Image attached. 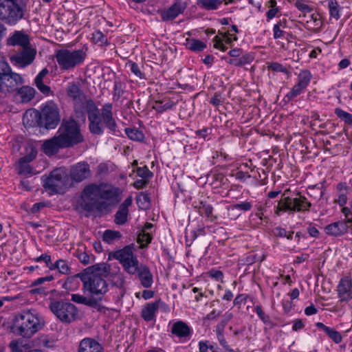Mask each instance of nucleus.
Returning a JSON list of instances; mask_svg holds the SVG:
<instances>
[{
    "mask_svg": "<svg viewBox=\"0 0 352 352\" xmlns=\"http://www.w3.org/2000/svg\"><path fill=\"white\" fill-rule=\"evenodd\" d=\"M67 95L72 99L76 116L85 120L87 113L89 129L92 134L102 135L104 132L102 124L112 132H115L117 124L113 116L111 103L103 105L100 112L94 100L87 96L76 82H69L66 88Z\"/></svg>",
    "mask_w": 352,
    "mask_h": 352,
    "instance_id": "nucleus-1",
    "label": "nucleus"
},
{
    "mask_svg": "<svg viewBox=\"0 0 352 352\" xmlns=\"http://www.w3.org/2000/svg\"><path fill=\"white\" fill-rule=\"evenodd\" d=\"M110 273V265L105 263H97L86 268L79 273V277L83 283L82 289L88 292L91 297H95L98 303L102 299L108 291V284L104 277Z\"/></svg>",
    "mask_w": 352,
    "mask_h": 352,
    "instance_id": "nucleus-2",
    "label": "nucleus"
},
{
    "mask_svg": "<svg viewBox=\"0 0 352 352\" xmlns=\"http://www.w3.org/2000/svg\"><path fill=\"white\" fill-rule=\"evenodd\" d=\"M83 141L80 128L74 120L63 121L59 127L57 135L45 140L43 150L47 155L56 153L59 149L73 146Z\"/></svg>",
    "mask_w": 352,
    "mask_h": 352,
    "instance_id": "nucleus-3",
    "label": "nucleus"
},
{
    "mask_svg": "<svg viewBox=\"0 0 352 352\" xmlns=\"http://www.w3.org/2000/svg\"><path fill=\"white\" fill-rule=\"evenodd\" d=\"M45 321L35 311L25 310L15 316L14 328L18 334L23 338H30L40 331Z\"/></svg>",
    "mask_w": 352,
    "mask_h": 352,
    "instance_id": "nucleus-4",
    "label": "nucleus"
},
{
    "mask_svg": "<svg viewBox=\"0 0 352 352\" xmlns=\"http://www.w3.org/2000/svg\"><path fill=\"white\" fill-rule=\"evenodd\" d=\"M30 113L31 117L36 119L38 125L45 129H54L60 121V111L58 105L53 101L47 102L41 111H26L23 120Z\"/></svg>",
    "mask_w": 352,
    "mask_h": 352,
    "instance_id": "nucleus-5",
    "label": "nucleus"
},
{
    "mask_svg": "<svg viewBox=\"0 0 352 352\" xmlns=\"http://www.w3.org/2000/svg\"><path fill=\"white\" fill-rule=\"evenodd\" d=\"M87 53L83 49L69 50L60 49L55 51L54 57L63 71H72L82 64L86 58Z\"/></svg>",
    "mask_w": 352,
    "mask_h": 352,
    "instance_id": "nucleus-6",
    "label": "nucleus"
},
{
    "mask_svg": "<svg viewBox=\"0 0 352 352\" xmlns=\"http://www.w3.org/2000/svg\"><path fill=\"white\" fill-rule=\"evenodd\" d=\"M290 192L287 189L283 194L282 199L278 201L277 210L286 212H308L312 204L307 198L300 192H294L291 196H287Z\"/></svg>",
    "mask_w": 352,
    "mask_h": 352,
    "instance_id": "nucleus-7",
    "label": "nucleus"
},
{
    "mask_svg": "<svg viewBox=\"0 0 352 352\" xmlns=\"http://www.w3.org/2000/svg\"><path fill=\"white\" fill-rule=\"evenodd\" d=\"M23 83V77L13 72L6 62L0 60V94L13 93Z\"/></svg>",
    "mask_w": 352,
    "mask_h": 352,
    "instance_id": "nucleus-8",
    "label": "nucleus"
},
{
    "mask_svg": "<svg viewBox=\"0 0 352 352\" xmlns=\"http://www.w3.org/2000/svg\"><path fill=\"white\" fill-rule=\"evenodd\" d=\"M25 6L17 0H0V21L9 25H16L24 16Z\"/></svg>",
    "mask_w": 352,
    "mask_h": 352,
    "instance_id": "nucleus-9",
    "label": "nucleus"
},
{
    "mask_svg": "<svg viewBox=\"0 0 352 352\" xmlns=\"http://www.w3.org/2000/svg\"><path fill=\"white\" fill-rule=\"evenodd\" d=\"M49 307L51 311L63 322L71 323L77 318L78 309L72 303L63 300H52Z\"/></svg>",
    "mask_w": 352,
    "mask_h": 352,
    "instance_id": "nucleus-10",
    "label": "nucleus"
},
{
    "mask_svg": "<svg viewBox=\"0 0 352 352\" xmlns=\"http://www.w3.org/2000/svg\"><path fill=\"white\" fill-rule=\"evenodd\" d=\"M99 197L98 185L89 184L87 186L82 192L81 206L87 212H93L95 210L100 211L102 208L107 206L104 201H98Z\"/></svg>",
    "mask_w": 352,
    "mask_h": 352,
    "instance_id": "nucleus-11",
    "label": "nucleus"
},
{
    "mask_svg": "<svg viewBox=\"0 0 352 352\" xmlns=\"http://www.w3.org/2000/svg\"><path fill=\"white\" fill-rule=\"evenodd\" d=\"M66 173L61 169L53 170L48 177H43V187L50 194L59 193L66 186Z\"/></svg>",
    "mask_w": 352,
    "mask_h": 352,
    "instance_id": "nucleus-12",
    "label": "nucleus"
},
{
    "mask_svg": "<svg viewBox=\"0 0 352 352\" xmlns=\"http://www.w3.org/2000/svg\"><path fill=\"white\" fill-rule=\"evenodd\" d=\"M36 54V50L30 45L21 47L10 55V60L13 65L24 68L33 63Z\"/></svg>",
    "mask_w": 352,
    "mask_h": 352,
    "instance_id": "nucleus-13",
    "label": "nucleus"
},
{
    "mask_svg": "<svg viewBox=\"0 0 352 352\" xmlns=\"http://www.w3.org/2000/svg\"><path fill=\"white\" fill-rule=\"evenodd\" d=\"M90 176V167L87 162L77 163L70 168L69 177L73 182L78 183Z\"/></svg>",
    "mask_w": 352,
    "mask_h": 352,
    "instance_id": "nucleus-14",
    "label": "nucleus"
},
{
    "mask_svg": "<svg viewBox=\"0 0 352 352\" xmlns=\"http://www.w3.org/2000/svg\"><path fill=\"white\" fill-rule=\"evenodd\" d=\"M98 188L100 199L109 201L112 204H117L121 201L122 190L120 188L106 184L98 185Z\"/></svg>",
    "mask_w": 352,
    "mask_h": 352,
    "instance_id": "nucleus-15",
    "label": "nucleus"
},
{
    "mask_svg": "<svg viewBox=\"0 0 352 352\" xmlns=\"http://www.w3.org/2000/svg\"><path fill=\"white\" fill-rule=\"evenodd\" d=\"M188 4V0H176L168 9L162 12V19L163 21H172L175 19L184 12Z\"/></svg>",
    "mask_w": 352,
    "mask_h": 352,
    "instance_id": "nucleus-16",
    "label": "nucleus"
},
{
    "mask_svg": "<svg viewBox=\"0 0 352 352\" xmlns=\"http://www.w3.org/2000/svg\"><path fill=\"white\" fill-rule=\"evenodd\" d=\"M338 296L341 302H348L352 299V279L344 276L337 286Z\"/></svg>",
    "mask_w": 352,
    "mask_h": 352,
    "instance_id": "nucleus-17",
    "label": "nucleus"
},
{
    "mask_svg": "<svg viewBox=\"0 0 352 352\" xmlns=\"http://www.w3.org/2000/svg\"><path fill=\"white\" fill-rule=\"evenodd\" d=\"M8 46H20L21 47L32 45L30 37L22 31H14L6 40Z\"/></svg>",
    "mask_w": 352,
    "mask_h": 352,
    "instance_id": "nucleus-18",
    "label": "nucleus"
},
{
    "mask_svg": "<svg viewBox=\"0 0 352 352\" xmlns=\"http://www.w3.org/2000/svg\"><path fill=\"white\" fill-rule=\"evenodd\" d=\"M133 202L132 196H129L119 206V208L115 214L114 222L118 225H123L127 221L129 215V207Z\"/></svg>",
    "mask_w": 352,
    "mask_h": 352,
    "instance_id": "nucleus-19",
    "label": "nucleus"
},
{
    "mask_svg": "<svg viewBox=\"0 0 352 352\" xmlns=\"http://www.w3.org/2000/svg\"><path fill=\"white\" fill-rule=\"evenodd\" d=\"M140 284L144 288H150L153 283V276L148 268L145 265L140 264V268L135 272Z\"/></svg>",
    "mask_w": 352,
    "mask_h": 352,
    "instance_id": "nucleus-20",
    "label": "nucleus"
},
{
    "mask_svg": "<svg viewBox=\"0 0 352 352\" xmlns=\"http://www.w3.org/2000/svg\"><path fill=\"white\" fill-rule=\"evenodd\" d=\"M133 245H129L124 247L122 249L109 253V258H113L120 262L121 265L126 261H128L131 258H132L135 254L133 253Z\"/></svg>",
    "mask_w": 352,
    "mask_h": 352,
    "instance_id": "nucleus-21",
    "label": "nucleus"
},
{
    "mask_svg": "<svg viewBox=\"0 0 352 352\" xmlns=\"http://www.w3.org/2000/svg\"><path fill=\"white\" fill-rule=\"evenodd\" d=\"M163 304L161 299L155 300V302L147 303L142 309L141 316L146 322L155 320L156 313L157 312L160 306Z\"/></svg>",
    "mask_w": 352,
    "mask_h": 352,
    "instance_id": "nucleus-22",
    "label": "nucleus"
},
{
    "mask_svg": "<svg viewBox=\"0 0 352 352\" xmlns=\"http://www.w3.org/2000/svg\"><path fill=\"white\" fill-rule=\"evenodd\" d=\"M101 344L95 339L85 338L79 344L78 352H103Z\"/></svg>",
    "mask_w": 352,
    "mask_h": 352,
    "instance_id": "nucleus-23",
    "label": "nucleus"
},
{
    "mask_svg": "<svg viewBox=\"0 0 352 352\" xmlns=\"http://www.w3.org/2000/svg\"><path fill=\"white\" fill-rule=\"evenodd\" d=\"M171 333L179 338H186L191 336L192 330L186 322L179 320L172 325Z\"/></svg>",
    "mask_w": 352,
    "mask_h": 352,
    "instance_id": "nucleus-24",
    "label": "nucleus"
},
{
    "mask_svg": "<svg viewBox=\"0 0 352 352\" xmlns=\"http://www.w3.org/2000/svg\"><path fill=\"white\" fill-rule=\"evenodd\" d=\"M347 230L348 226L346 224V221L334 222L324 228L326 234L334 236L343 235L347 232Z\"/></svg>",
    "mask_w": 352,
    "mask_h": 352,
    "instance_id": "nucleus-25",
    "label": "nucleus"
},
{
    "mask_svg": "<svg viewBox=\"0 0 352 352\" xmlns=\"http://www.w3.org/2000/svg\"><path fill=\"white\" fill-rule=\"evenodd\" d=\"M72 300L76 303L85 305L89 307H98L99 311H102V309H105L104 307L98 305V300L95 297L87 298L80 294H74L72 295Z\"/></svg>",
    "mask_w": 352,
    "mask_h": 352,
    "instance_id": "nucleus-26",
    "label": "nucleus"
},
{
    "mask_svg": "<svg viewBox=\"0 0 352 352\" xmlns=\"http://www.w3.org/2000/svg\"><path fill=\"white\" fill-rule=\"evenodd\" d=\"M35 93L36 90L28 85L18 87L16 91V95L20 97V101L22 103H27L31 101L34 98Z\"/></svg>",
    "mask_w": 352,
    "mask_h": 352,
    "instance_id": "nucleus-27",
    "label": "nucleus"
},
{
    "mask_svg": "<svg viewBox=\"0 0 352 352\" xmlns=\"http://www.w3.org/2000/svg\"><path fill=\"white\" fill-rule=\"evenodd\" d=\"M223 0H197V5L206 10H215L222 4ZM225 4L232 3L233 0L227 1L224 0Z\"/></svg>",
    "mask_w": 352,
    "mask_h": 352,
    "instance_id": "nucleus-28",
    "label": "nucleus"
},
{
    "mask_svg": "<svg viewBox=\"0 0 352 352\" xmlns=\"http://www.w3.org/2000/svg\"><path fill=\"white\" fill-rule=\"evenodd\" d=\"M192 206L201 216L210 217L212 214V206L206 202L202 201H194Z\"/></svg>",
    "mask_w": 352,
    "mask_h": 352,
    "instance_id": "nucleus-29",
    "label": "nucleus"
},
{
    "mask_svg": "<svg viewBox=\"0 0 352 352\" xmlns=\"http://www.w3.org/2000/svg\"><path fill=\"white\" fill-rule=\"evenodd\" d=\"M124 270L131 275H134L135 272L140 268V264L136 255L133 256L126 263L121 265Z\"/></svg>",
    "mask_w": 352,
    "mask_h": 352,
    "instance_id": "nucleus-30",
    "label": "nucleus"
},
{
    "mask_svg": "<svg viewBox=\"0 0 352 352\" xmlns=\"http://www.w3.org/2000/svg\"><path fill=\"white\" fill-rule=\"evenodd\" d=\"M306 88L301 86L300 85L296 83L291 89L290 91H289L283 98V100L285 102H289L292 101L294 98H296L298 96L300 95Z\"/></svg>",
    "mask_w": 352,
    "mask_h": 352,
    "instance_id": "nucleus-31",
    "label": "nucleus"
},
{
    "mask_svg": "<svg viewBox=\"0 0 352 352\" xmlns=\"http://www.w3.org/2000/svg\"><path fill=\"white\" fill-rule=\"evenodd\" d=\"M327 1L330 16L338 21L340 18L342 8L339 6L336 0Z\"/></svg>",
    "mask_w": 352,
    "mask_h": 352,
    "instance_id": "nucleus-32",
    "label": "nucleus"
},
{
    "mask_svg": "<svg viewBox=\"0 0 352 352\" xmlns=\"http://www.w3.org/2000/svg\"><path fill=\"white\" fill-rule=\"evenodd\" d=\"M122 237L120 232L112 230H107L102 235V240L107 243H113L115 241Z\"/></svg>",
    "mask_w": 352,
    "mask_h": 352,
    "instance_id": "nucleus-33",
    "label": "nucleus"
},
{
    "mask_svg": "<svg viewBox=\"0 0 352 352\" xmlns=\"http://www.w3.org/2000/svg\"><path fill=\"white\" fill-rule=\"evenodd\" d=\"M286 23L287 21L285 19H283L274 25L273 36L274 39H278L285 36L286 32L284 30V29L287 27Z\"/></svg>",
    "mask_w": 352,
    "mask_h": 352,
    "instance_id": "nucleus-34",
    "label": "nucleus"
},
{
    "mask_svg": "<svg viewBox=\"0 0 352 352\" xmlns=\"http://www.w3.org/2000/svg\"><path fill=\"white\" fill-rule=\"evenodd\" d=\"M312 78V74L308 69L301 70L298 75V84L307 88Z\"/></svg>",
    "mask_w": 352,
    "mask_h": 352,
    "instance_id": "nucleus-35",
    "label": "nucleus"
},
{
    "mask_svg": "<svg viewBox=\"0 0 352 352\" xmlns=\"http://www.w3.org/2000/svg\"><path fill=\"white\" fill-rule=\"evenodd\" d=\"M186 45L188 49L194 52H201L206 47V45L203 41L195 38L187 40Z\"/></svg>",
    "mask_w": 352,
    "mask_h": 352,
    "instance_id": "nucleus-36",
    "label": "nucleus"
},
{
    "mask_svg": "<svg viewBox=\"0 0 352 352\" xmlns=\"http://www.w3.org/2000/svg\"><path fill=\"white\" fill-rule=\"evenodd\" d=\"M125 133L132 140L141 142L144 139V133L138 129L126 128Z\"/></svg>",
    "mask_w": 352,
    "mask_h": 352,
    "instance_id": "nucleus-37",
    "label": "nucleus"
},
{
    "mask_svg": "<svg viewBox=\"0 0 352 352\" xmlns=\"http://www.w3.org/2000/svg\"><path fill=\"white\" fill-rule=\"evenodd\" d=\"M92 40L94 43L98 44L100 46L109 44L107 36L100 30H96L93 32Z\"/></svg>",
    "mask_w": 352,
    "mask_h": 352,
    "instance_id": "nucleus-38",
    "label": "nucleus"
},
{
    "mask_svg": "<svg viewBox=\"0 0 352 352\" xmlns=\"http://www.w3.org/2000/svg\"><path fill=\"white\" fill-rule=\"evenodd\" d=\"M137 204L140 209L146 210L151 205L150 198L146 192H142L136 199Z\"/></svg>",
    "mask_w": 352,
    "mask_h": 352,
    "instance_id": "nucleus-39",
    "label": "nucleus"
},
{
    "mask_svg": "<svg viewBox=\"0 0 352 352\" xmlns=\"http://www.w3.org/2000/svg\"><path fill=\"white\" fill-rule=\"evenodd\" d=\"M307 194L314 200L318 201L323 196L324 191L322 188L314 186L309 188Z\"/></svg>",
    "mask_w": 352,
    "mask_h": 352,
    "instance_id": "nucleus-40",
    "label": "nucleus"
},
{
    "mask_svg": "<svg viewBox=\"0 0 352 352\" xmlns=\"http://www.w3.org/2000/svg\"><path fill=\"white\" fill-rule=\"evenodd\" d=\"M335 113L339 118L344 121L345 123L352 126V114L344 111L340 108H336L335 109Z\"/></svg>",
    "mask_w": 352,
    "mask_h": 352,
    "instance_id": "nucleus-41",
    "label": "nucleus"
},
{
    "mask_svg": "<svg viewBox=\"0 0 352 352\" xmlns=\"http://www.w3.org/2000/svg\"><path fill=\"white\" fill-rule=\"evenodd\" d=\"M174 106V103L169 101L165 104H163L162 101H155L153 108L158 113H163L164 111L171 109Z\"/></svg>",
    "mask_w": 352,
    "mask_h": 352,
    "instance_id": "nucleus-42",
    "label": "nucleus"
},
{
    "mask_svg": "<svg viewBox=\"0 0 352 352\" xmlns=\"http://www.w3.org/2000/svg\"><path fill=\"white\" fill-rule=\"evenodd\" d=\"M56 269L60 273L63 274H67L70 271V268L67 264L66 261L62 259H59L56 261L55 263H54L53 270Z\"/></svg>",
    "mask_w": 352,
    "mask_h": 352,
    "instance_id": "nucleus-43",
    "label": "nucleus"
},
{
    "mask_svg": "<svg viewBox=\"0 0 352 352\" xmlns=\"http://www.w3.org/2000/svg\"><path fill=\"white\" fill-rule=\"evenodd\" d=\"M111 283L113 285L117 287L118 288L122 289L124 285V275L121 273H116L113 274L111 276Z\"/></svg>",
    "mask_w": 352,
    "mask_h": 352,
    "instance_id": "nucleus-44",
    "label": "nucleus"
},
{
    "mask_svg": "<svg viewBox=\"0 0 352 352\" xmlns=\"http://www.w3.org/2000/svg\"><path fill=\"white\" fill-rule=\"evenodd\" d=\"M255 311L258 315V318L263 321V322L265 324L272 325V322L270 319V317L266 314L262 309L261 307L257 305L255 307Z\"/></svg>",
    "mask_w": 352,
    "mask_h": 352,
    "instance_id": "nucleus-45",
    "label": "nucleus"
},
{
    "mask_svg": "<svg viewBox=\"0 0 352 352\" xmlns=\"http://www.w3.org/2000/svg\"><path fill=\"white\" fill-rule=\"evenodd\" d=\"M135 171L138 177L144 179H150L153 175V173L146 165L142 167H138Z\"/></svg>",
    "mask_w": 352,
    "mask_h": 352,
    "instance_id": "nucleus-46",
    "label": "nucleus"
},
{
    "mask_svg": "<svg viewBox=\"0 0 352 352\" xmlns=\"http://www.w3.org/2000/svg\"><path fill=\"white\" fill-rule=\"evenodd\" d=\"M233 314L227 311L223 316L221 320L217 324L216 329L224 330L227 324L232 319Z\"/></svg>",
    "mask_w": 352,
    "mask_h": 352,
    "instance_id": "nucleus-47",
    "label": "nucleus"
},
{
    "mask_svg": "<svg viewBox=\"0 0 352 352\" xmlns=\"http://www.w3.org/2000/svg\"><path fill=\"white\" fill-rule=\"evenodd\" d=\"M295 6L299 11L302 12L304 15L306 13H309L313 10V8L309 6L305 0H297L295 2Z\"/></svg>",
    "mask_w": 352,
    "mask_h": 352,
    "instance_id": "nucleus-48",
    "label": "nucleus"
},
{
    "mask_svg": "<svg viewBox=\"0 0 352 352\" xmlns=\"http://www.w3.org/2000/svg\"><path fill=\"white\" fill-rule=\"evenodd\" d=\"M123 94V84L120 80H116L113 87V99L116 100H119Z\"/></svg>",
    "mask_w": 352,
    "mask_h": 352,
    "instance_id": "nucleus-49",
    "label": "nucleus"
},
{
    "mask_svg": "<svg viewBox=\"0 0 352 352\" xmlns=\"http://www.w3.org/2000/svg\"><path fill=\"white\" fill-rule=\"evenodd\" d=\"M267 67H268V69H270L274 72H282L287 75L289 74V72L287 70V69L285 67H284L283 65H281L277 62H274V63H270L268 65Z\"/></svg>",
    "mask_w": 352,
    "mask_h": 352,
    "instance_id": "nucleus-50",
    "label": "nucleus"
},
{
    "mask_svg": "<svg viewBox=\"0 0 352 352\" xmlns=\"http://www.w3.org/2000/svg\"><path fill=\"white\" fill-rule=\"evenodd\" d=\"M32 168L29 164L21 163L19 162L18 163V174L21 175H28L32 173Z\"/></svg>",
    "mask_w": 352,
    "mask_h": 352,
    "instance_id": "nucleus-51",
    "label": "nucleus"
},
{
    "mask_svg": "<svg viewBox=\"0 0 352 352\" xmlns=\"http://www.w3.org/2000/svg\"><path fill=\"white\" fill-rule=\"evenodd\" d=\"M34 261L36 262H40V261L45 262L46 266L50 270H53L54 263H52V262L51 256L46 254H43L40 256L34 258Z\"/></svg>",
    "mask_w": 352,
    "mask_h": 352,
    "instance_id": "nucleus-52",
    "label": "nucleus"
},
{
    "mask_svg": "<svg viewBox=\"0 0 352 352\" xmlns=\"http://www.w3.org/2000/svg\"><path fill=\"white\" fill-rule=\"evenodd\" d=\"M327 335L336 344L340 343L342 340L340 333L333 329L330 328L329 331L327 332Z\"/></svg>",
    "mask_w": 352,
    "mask_h": 352,
    "instance_id": "nucleus-53",
    "label": "nucleus"
},
{
    "mask_svg": "<svg viewBox=\"0 0 352 352\" xmlns=\"http://www.w3.org/2000/svg\"><path fill=\"white\" fill-rule=\"evenodd\" d=\"M153 237L151 234L146 232L145 230H142L138 236V241L140 243H144L145 245H148L151 242Z\"/></svg>",
    "mask_w": 352,
    "mask_h": 352,
    "instance_id": "nucleus-54",
    "label": "nucleus"
},
{
    "mask_svg": "<svg viewBox=\"0 0 352 352\" xmlns=\"http://www.w3.org/2000/svg\"><path fill=\"white\" fill-rule=\"evenodd\" d=\"M128 66L129 67L132 73H133L137 77L140 79L144 78V74L141 72L140 67L138 65L133 62H129L128 63Z\"/></svg>",
    "mask_w": 352,
    "mask_h": 352,
    "instance_id": "nucleus-55",
    "label": "nucleus"
},
{
    "mask_svg": "<svg viewBox=\"0 0 352 352\" xmlns=\"http://www.w3.org/2000/svg\"><path fill=\"white\" fill-rule=\"evenodd\" d=\"M233 208L236 210H240L243 211H249L252 208V204L249 201L241 202L233 205Z\"/></svg>",
    "mask_w": 352,
    "mask_h": 352,
    "instance_id": "nucleus-56",
    "label": "nucleus"
},
{
    "mask_svg": "<svg viewBox=\"0 0 352 352\" xmlns=\"http://www.w3.org/2000/svg\"><path fill=\"white\" fill-rule=\"evenodd\" d=\"M214 42V47L216 49H219L222 52H225L227 50L228 47L223 43V40L219 36H215L213 38Z\"/></svg>",
    "mask_w": 352,
    "mask_h": 352,
    "instance_id": "nucleus-57",
    "label": "nucleus"
},
{
    "mask_svg": "<svg viewBox=\"0 0 352 352\" xmlns=\"http://www.w3.org/2000/svg\"><path fill=\"white\" fill-rule=\"evenodd\" d=\"M149 180L148 179L142 178L140 179H137L133 184V186L136 189H142L145 188L149 183Z\"/></svg>",
    "mask_w": 352,
    "mask_h": 352,
    "instance_id": "nucleus-58",
    "label": "nucleus"
},
{
    "mask_svg": "<svg viewBox=\"0 0 352 352\" xmlns=\"http://www.w3.org/2000/svg\"><path fill=\"white\" fill-rule=\"evenodd\" d=\"M241 64L242 66L251 63L254 60V56L250 53H246L239 56Z\"/></svg>",
    "mask_w": 352,
    "mask_h": 352,
    "instance_id": "nucleus-59",
    "label": "nucleus"
},
{
    "mask_svg": "<svg viewBox=\"0 0 352 352\" xmlns=\"http://www.w3.org/2000/svg\"><path fill=\"white\" fill-rule=\"evenodd\" d=\"M48 69L47 68H44L38 74L34 79V83L36 86L43 82V78L48 74Z\"/></svg>",
    "mask_w": 352,
    "mask_h": 352,
    "instance_id": "nucleus-60",
    "label": "nucleus"
},
{
    "mask_svg": "<svg viewBox=\"0 0 352 352\" xmlns=\"http://www.w3.org/2000/svg\"><path fill=\"white\" fill-rule=\"evenodd\" d=\"M12 352H21V342L18 340H12L9 344Z\"/></svg>",
    "mask_w": 352,
    "mask_h": 352,
    "instance_id": "nucleus-61",
    "label": "nucleus"
},
{
    "mask_svg": "<svg viewBox=\"0 0 352 352\" xmlns=\"http://www.w3.org/2000/svg\"><path fill=\"white\" fill-rule=\"evenodd\" d=\"M38 89L44 95L49 96L53 95V91L51 90V88L45 85L43 82L36 85Z\"/></svg>",
    "mask_w": 352,
    "mask_h": 352,
    "instance_id": "nucleus-62",
    "label": "nucleus"
},
{
    "mask_svg": "<svg viewBox=\"0 0 352 352\" xmlns=\"http://www.w3.org/2000/svg\"><path fill=\"white\" fill-rule=\"evenodd\" d=\"M40 344L46 348H52L54 346V341L50 340L46 336H42L40 338Z\"/></svg>",
    "mask_w": 352,
    "mask_h": 352,
    "instance_id": "nucleus-63",
    "label": "nucleus"
},
{
    "mask_svg": "<svg viewBox=\"0 0 352 352\" xmlns=\"http://www.w3.org/2000/svg\"><path fill=\"white\" fill-rule=\"evenodd\" d=\"M36 153L32 151L29 155H27L20 158L19 162H21V163H25V164L26 163V164H29L30 162H32L36 157Z\"/></svg>",
    "mask_w": 352,
    "mask_h": 352,
    "instance_id": "nucleus-64",
    "label": "nucleus"
}]
</instances>
